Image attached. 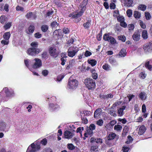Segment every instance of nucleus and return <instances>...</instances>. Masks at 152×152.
Returning a JSON list of instances; mask_svg holds the SVG:
<instances>
[{
    "label": "nucleus",
    "instance_id": "56",
    "mask_svg": "<svg viewBox=\"0 0 152 152\" xmlns=\"http://www.w3.org/2000/svg\"><path fill=\"white\" fill-rule=\"evenodd\" d=\"M92 54V53L90 52L88 50H86L84 53V55L85 56L87 57L88 56H90Z\"/></svg>",
    "mask_w": 152,
    "mask_h": 152
},
{
    "label": "nucleus",
    "instance_id": "44",
    "mask_svg": "<svg viewBox=\"0 0 152 152\" xmlns=\"http://www.w3.org/2000/svg\"><path fill=\"white\" fill-rule=\"evenodd\" d=\"M68 148L71 150H73L75 149V146L71 143H69L67 144Z\"/></svg>",
    "mask_w": 152,
    "mask_h": 152
},
{
    "label": "nucleus",
    "instance_id": "11",
    "mask_svg": "<svg viewBox=\"0 0 152 152\" xmlns=\"http://www.w3.org/2000/svg\"><path fill=\"white\" fill-rule=\"evenodd\" d=\"M64 138L68 139L72 138L74 135L72 132L67 130L64 132Z\"/></svg>",
    "mask_w": 152,
    "mask_h": 152
},
{
    "label": "nucleus",
    "instance_id": "25",
    "mask_svg": "<svg viewBox=\"0 0 152 152\" xmlns=\"http://www.w3.org/2000/svg\"><path fill=\"white\" fill-rule=\"evenodd\" d=\"M80 11L77 13L79 17L82 15L86 8V7L81 6V5H80Z\"/></svg>",
    "mask_w": 152,
    "mask_h": 152
},
{
    "label": "nucleus",
    "instance_id": "59",
    "mask_svg": "<svg viewBox=\"0 0 152 152\" xmlns=\"http://www.w3.org/2000/svg\"><path fill=\"white\" fill-rule=\"evenodd\" d=\"M61 30L60 29L55 30L53 32V35L54 36H57V35H59V31H61Z\"/></svg>",
    "mask_w": 152,
    "mask_h": 152
},
{
    "label": "nucleus",
    "instance_id": "29",
    "mask_svg": "<svg viewBox=\"0 0 152 152\" xmlns=\"http://www.w3.org/2000/svg\"><path fill=\"white\" fill-rule=\"evenodd\" d=\"M93 133L92 130L90 129L89 128H88L87 129L86 132L84 134V135L86 137H88V136L86 135L88 134L91 135Z\"/></svg>",
    "mask_w": 152,
    "mask_h": 152
},
{
    "label": "nucleus",
    "instance_id": "43",
    "mask_svg": "<svg viewBox=\"0 0 152 152\" xmlns=\"http://www.w3.org/2000/svg\"><path fill=\"white\" fill-rule=\"evenodd\" d=\"M145 15L146 19L147 20H149L151 17L150 14L147 12H145Z\"/></svg>",
    "mask_w": 152,
    "mask_h": 152
},
{
    "label": "nucleus",
    "instance_id": "57",
    "mask_svg": "<svg viewBox=\"0 0 152 152\" xmlns=\"http://www.w3.org/2000/svg\"><path fill=\"white\" fill-rule=\"evenodd\" d=\"M48 71L46 69L43 70L42 72V74L45 76H46L48 74Z\"/></svg>",
    "mask_w": 152,
    "mask_h": 152
},
{
    "label": "nucleus",
    "instance_id": "5",
    "mask_svg": "<svg viewBox=\"0 0 152 152\" xmlns=\"http://www.w3.org/2000/svg\"><path fill=\"white\" fill-rule=\"evenodd\" d=\"M33 63L32 65L33 69H37L40 68L42 65V62L41 60L38 58H35L32 60Z\"/></svg>",
    "mask_w": 152,
    "mask_h": 152
},
{
    "label": "nucleus",
    "instance_id": "49",
    "mask_svg": "<svg viewBox=\"0 0 152 152\" xmlns=\"http://www.w3.org/2000/svg\"><path fill=\"white\" fill-rule=\"evenodd\" d=\"M6 18V17L4 15H2L1 16L0 18V21L1 23H3Z\"/></svg>",
    "mask_w": 152,
    "mask_h": 152
},
{
    "label": "nucleus",
    "instance_id": "7",
    "mask_svg": "<svg viewBox=\"0 0 152 152\" xmlns=\"http://www.w3.org/2000/svg\"><path fill=\"white\" fill-rule=\"evenodd\" d=\"M49 53L50 55L54 58H56L58 56V52L56 49L54 47L50 48L49 50Z\"/></svg>",
    "mask_w": 152,
    "mask_h": 152
},
{
    "label": "nucleus",
    "instance_id": "42",
    "mask_svg": "<svg viewBox=\"0 0 152 152\" xmlns=\"http://www.w3.org/2000/svg\"><path fill=\"white\" fill-rule=\"evenodd\" d=\"M133 140L132 137L130 135L128 136V139L127 140L126 142V143L127 144H129L132 142Z\"/></svg>",
    "mask_w": 152,
    "mask_h": 152
},
{
    "label": "nucleus",
    "instance_id": "14",
    "mask_svg": "<svg viewBox=\"0 0 152 152\" xmlns=\"http://www.w3.org/2000/svg\"><path fill=\"white\" fill-rule=\"evenodd\" d=\"M126 106H123L117 110L118 114V116H121L124 114V110L126 109Z\"/></svg>",
    "mask_w": 152,
    "mask_h": 152
},
{
    "label": "nucleus",
    "instance_id": "50",
    "mask_svg": "<svg viewBox=\"0 0 152 152\" xmlns=\"http://www.w3.org/2000/svg\"><path fill=\"white\" fill-rule=\"evenodd\" d=\"M96 124L98 125L101 126L103 125V121L102 119H99L96 122Z\"/></svg>",
    "mask_w": 152,
    "mask_h": 152
},
{
    "label": "nucleus",
    "instance_id": "16",
    "mask_svg": "<svg viewBox=\"0 0 152 152\" xmlns=\"http://www.w3.org/2000/svg\"><path fill=\"white\" fill-rule=\"evenodd\" d=\"M49 108L51 111H53L55 110L59 109L60 107L57 104H49Z\"/></svg>",
    "mask_w": 152,
    "mask_h": 152
},
{
    "label": "nucleus",
    "instance_id": "38",
    "mask_svg": "<svg viewBox=\"0 0 152 152\" xmlns=\"http://www.w3.org/2000/svg\"><path fill=\"white\" fill-rule=\"evenodd\" d=\"M98 148V146L96 145H92L91 147L90 151L92 152H95L96 151H97Z\"/></svg>",
    "mask_w": 152,
    "mask_h": 152
},
{
    "label": "nucleus",
    "instance_id": "48",
    "mask_svg": "<svg viewBox=\"0 0 152 152\" xmlns=\"http://www.w3.org/2000/svg\"><path fill=\"white\" fill-rule=\"evenodd\" d=\"M11 26V23L9 22L6 24V25L4 26V28L5 30H7L10 28Z\"/></svg>",
    "mask_w": 152,
    "mask_h": 152
},
{
    "label": "nucleus",
    "instance_id": "40",
    "mask_svg": "<svg viewBox=\"0 0 152 152\" xmlns=\"http://www.w3.org/2000/svg\"><path fill=\"white\" fill-rule=\"evenodd\" d=\"M90 21L88 20L86 22L84 23L83 24V26L85 29H87L89 28L90 24Z\"/></svg>",
    "mask_w": 152,
    "mask_h": 152
},
{
    "label": "nucleus",
    "instance_id": "18",
    "mask_svg": "<svg viewBox=\"0 0 152 152\" xmlns=\"http://www.w3.org/2000/svg\"><path fill=\"white\" fill-rule=\"evenodd\" d=\"M96 142L97 143L102 144V140L100 138H94L92 137L91 139V142Z\"/></svg>",
    "mask_w": 152,
    "mask_h": 152
},
{
    "label": "nucleus",
    "instance_id": "61",
    "mask_svg": "<svg viewBox=\"0 0 152 152\" xmlns=\"http://www.w3.org/2000/svg\"><path fill=\"white\" fill-rule=\"evenodd\" d=\"M64 77L63 75H60L58 76L57 78V80L58 81H61Z\"/></svg>",
    "mask_w": 152,
    "mask_h": 152
},
{
    "label": "nucleus",
    "instance_id": "46",
    "mask_svg": "<svg viewBox=\"0 0 152 152\" xmlns=\"http://www.w3.org/2000/svg\"><path fill=\"white\" fill-rule=\"evenodd\" d=\"M145 66L149 70H150V71L151 70L152 66L151 65L149 64V61H148L145 63Z\"/></svg>",
    "mask_w": 152,
    "mask_h": 152
},
{
    "label": "nucleus",
    "instance_id": "35",
    "mask_svg": "<svg viewBox=\"0 0 152 152\" xmlns=\"http://www.w3.org/2000/svg\"><path fill=\"white\" fill-rule=\"evenodd\" d=\"M88 62L89 64H90L92 66H93L96 65L97 61L94 59H91L89 61H88Z\"/></svg>",
    "mask_w": 152,
    "mask_h": 152
},
{
    "label": "nucleus",
    "instance_id": "12",
    "mask_svg": "<svg viewBox=\"0 0 152 152\" xmlns=\"http://www.w3.org/2000/svg\"><path fill=\"white\" fill-rule=\"evenodd\" d=\"M113 107L112 106L110 108L108 109L107 110V113L115 117L117 116L116 113V109H114Z\"/></svg>",
    "mask_w": 152,
    "mask_h": 152
},
{
    "label": "nucleus",
    "instance_id": "3",
    "mask_svg": "<svg viewBox=\"0 0 152 152\" xmlns=\"http://www.w3.org/2000/svg\"><path fill=\"white\" fill-rule=\"evenodd\" d=\"M78 85V82L77 80H71L70 78L68 80L67 87L69 89H74L76 88Z\"/></svg>",
    "mask_w": 152,
    "mask_h": 152
},
{
    "label": "nucleus",
    "instance_id": "51",
    "mask_svg": "<svg viewBox=\"0 0 152 152\" xmlns=\"http://www.w3.org/2000/svg\"><path fill=\"white\" fill-rule=\"evenodd\" d=\"M31 45L32 47V48H37L38 46V43L37 42H33L31 43Z\"/></svg>",
    "mask_w": 152,
    "mask_h": 152
},
{
    "label": "nucleus",
    "instance_id": "64",
    "mask_svg": "<svg viewBox=\"0 0 152 152\" xmlns=\"http://www.w3.org/2000/svg\"><path fill=\"white\" fill-rule=\"evenodd\" d=\"M34 36L35 37L37 38H39L41 37L42 35L40 34L39 32L35 33L34 34Z\"/></svg>",
    "mask_w": 152,
    "mask_h": 152
},
{
    "label": "nucleus",
    "instance_id": "58",
    "mask_svg": "<svg viewBox=\"0 0 152 152\" xmlns=\"http://www.w3.org/2000/svg\"><path fill=\"white\" fill-rule=\"evenodd\" d=\"M63 33L65 34H69V29L67 28H64L63 29Z\"/></svg>",
    "mask_w": 152,
    "mask_h": 152
},
{
    "label": "nucleus",
    "instance_id": "24",
    "mask_svg": "<svg viewBox=\"0 0 152 152\" xmlns=\"http://www.w3.org/2000/svg\"><path fill=\"white\" fill-rule=\"evenodd\" d=\"M139 97L141 100H144L146 99V93L144 92H141L139 94Z\"/></svg>",
    "mask_w": 152,
    "mask_h": 152
},
{
    "label": "nucleus",
    "instance_id": "8",
    "mask_svg": "<svg viewBox=\"0 0 152 152\" xmlns=\"http://www.w3.org/2000/svg\"><path fill=\"white\" fill-rule=\"evenodd\" d=\"M4 92L7 96V97H10L12 96H13L14 94V92L13 91L11 90L10 91L9 90L8 88H3V91H2V92H1L0 93V95H1V94H2V92Z\"/></svg>",
    "mask_w": 152,
    "mask_h": 152
},
{
    "label": "nucleus",
    "instance_id": "26",
    "mask_svg": "<svg viewBox=\"0 0 152 152\" xmlns=\"http://www.w3.org/2000/svg\"><path fill=\"white\" fill-rule=\"evenodd\" d=\"M119 55L121 57H124L126 55V50L125 49H122L119 52Z\"/></svg>",
    "mask_w": 152,
    "mask_h": 152
},
{
    "label": "nucleus",
    "instance_id": "20",
    "mask_svg": "<svg viewBox=\"0 0 152 152\" xmlns=\"http://www.w3.org/2000/svg\"><path fill=\"white\" fill-rule=\"evenodd\" d=\"M26 17L28 18H31L32 19H34L36 18V16L35 14H33L32 12H29L26 14Z\"/></svg>",
    "mask_w": 152,
    "mask_h": 152
},
{
    "label": "nucleus",
    "instance_id": "34",
    "mask_svg": "<svg viewBox=\"0 0 152 152\" xmlns=\"http://www.w3.org/2000/svg\"><path fill=\"white\" fill-rule=\"evenodd\" d=\"M142 36L144 39H147L148 37L147 32L145 30H144L142 31Z\"/></svg>",
    "mask_w": 152,
    "mask_h": 152
},
{
    "label": "nucleus",
    "instance_id": "23",
    "mask_svg": "<svg viewBox=\"0 0 152 152\" xmlns=\"http://www.w3.org/2000/svg\"><path fill=\"white\" fill-rule=\"evenodd\" d=\"M140 34L137 33H135L132 36V37L133 39L135 41H138L140 39Z\"/></svg>",
    "mask_w": 152,
    "mask_h": 152
},
{
    "label": "nucleus",
    "instance_id": "37",
    "mask_svg": "<svg viewBox=\"0 0 152 152\" xmlns=\"http://www.w3.org/2000/svg\"><path fill=\"white\" fill-rule=\"evenodd\" d=\"M146 6L144 4H140L138 7V9L142 11H144L146 10Z\"/></svg>",
    "mask_w": 152,
    "mask_h": 152
},
{
    "label": "nucleus",
    "instance_id": "22",
    "mask_svg": "<svg viewBox=\"0 0 152 152\" xmlns=\"http://www.w3.org/2000/svg\"><path fill=\"white\" fill-rule=\"evenodd\" d=\"M31 146L32 149L31 150H29V147L26 152H34L36 148V144L35 145L34 143H33L31 145Z\"/></svg>",
    "mask_w": 152,
    "mask_h": 152
},
{
    "label": "nucleus",
    "instance_id": "41",
    "mask_svg": "<svg viewBox=\"0 0 152 152\" xmlns=\"http://www.w3.org/2000/svg\"><path fill=\"white\" fill-rule=\"evenodd\" d=\"M126 13L127 16L129 17H131L132 15V10L130 9H129L127 10Z\"/></svg>",
    "mask_w": 152,
    "mask_h": 152
},
{
    "label": "nucleus",
    "instance_id": "47",
    "mask_svg": "<svg viewBox=\"0 0 152 152\" xmlns=\"http://www.w3.org/2000/svg\"><path fill=\"white\" fill-rule=\"evenodd\" d=\"M117 19L118 21L120 23L124 21V18L122 16H118L117 17Z\"/></svg>",
    "mask_w": 152,
    "mask_h": 152
},
{
    "label": "nucleus",
    "instance_id": "60",
    "mask_svg": "<svg viewBox=\"0 0 152 152\" xmlns=\"http://www.w3.org/2000/svg\"><path fill=\"white\" fill-rule=\"evenodd\" d=\"M129 150V148L126 146H124L123 147L122 150L124 152H128Z\"/></svg>",
    "mask_w": 152,
    "mask_h": 152
},
{
    "label": "nucleus",
    "instance_id": "21",
    "mask_svg": "<svg viewBox=\"0 0 152 152\" xmlns=\"http://www.w3.org/2000/svg\"><path fill=\"white\" fill-rule=\"evenodd\" d=\"M145 130V127L144 126H142L139 128L138 133L140 135H142L144 133Z\"/></svg>",
    "mask_w": 152,
    "mask_h": 152
},
{
    "label": "nucleus",
    "instance_id": "27",
    "mask_svg": "<svg viewBox=\"0 0 152 152\" xmlns=\"http://www.w3.org/2000/svg\"><path fill=\"white\" fill-rule=\"evenodd\" d=\"M10 34L9 32H7L4 33L3 35V37L4 39L9 40L10 37Z\"/></svg>",
    "mask_w": 152,
    "mask_h": 152
},
{
    "label": "nucleus",
    "instance_id": "15",
    "mask_svg": "<svg viewBox=\"0 0 152 152\" xmlns=\"http://www.w3.org/2000/svg\"><path fill=\"white\" fill-rule=\"evenodd\" d=\"M75 60L74 59H72L70 60L69 62V64H67L66 65V69L67 70L70 69L72 68V66L75 64Z\"/></svg>",
    "mask_w": 152,
    "mask_h": 152
},
{
    "label": "nucleus",
    "instance_id": "28",
    "mask_svg": "<svg viewBox=\"0 0 152 152\" xmlns=\"http://www.w3.org/2000/svg\"><path fill=\"white\" fill-rule=\"evenodd\" d=\"M102 67L103 69L106 71H109L111 69L110 66L107 64H104Z\"/></svg>",
    "mask_w": 152,
    "mask_h": 152
},
{
    "label": "nucleus",
    "instance_id": "17",
    "mask_svg": "<svg viewBox=\"0 0 152 152\" xmlns=\"http://www.w3.org/2000/svg\"><path fill=\"white\" fill-rule=\"evenodd\" d=\"M102 110L101 108H99L96 109L94 113V117L96 118L99 117L101 114Z\"/></svg>",
    "mask_w": 152,
    "mask_h": 152
},
{
    "label": "nucleus",
    "instance_id": "33",
    "mask_svg": "<svg viewBox=\"0 0 152 152\" xmlns=\"http://www.w3.org/2000/svg\"><path fill=\"white\" fill-rule=\"evenodd\" d=\"M50 25L53 29L55 28L58 26L59 23H57L56 21H54L51 23Z\"/></svg>",
    "mask_w": 152,
    "mask_h": 152
},
{
    "label": "nucleus",
    "instance_id": "6",
    "mask_svg": "<svg viewBox=\"0 0 152 152\" xmlns=\"http://www.w3.org/2000/svg\"><path fill=\"white\" fill-rule=\"evenodd\" d=\"M103 39L105 41H107L112 44L115 43L116 41L112 37L109 36L108 34H105L103 36Z\"/></svg>",
    "mask_w": 152,
    "mask_h": 152
},
{
    "label": "nucleus",
    "instance_id": "63",
    "mask_svg": "<svg viewBox=\"0 0 152 152\" xmlns=\"http://www.w3.org/2000/svg\"><path fill=\"white\" fill-rule=\"evenodd\" d=\"M16 10L17 11H24V8L19 6H17L16 7Z\"/></svg>",
    "mask_w": 152,
    "mask_h": 152
},
{
    "label": "nucleus",
    "instance_id": "9",
    "mask_svg": "<svg viewBox=\"0 0 152 152\" xmlns=\"http://www.w3.org/2000/svg\"><path fill=\"white\" fill-rule=\"evenodd\" d=\"M143 49L145 52H150L152 50V42L147 43L143 46Z\"/></svg>",
    "mask_w": 152,
    "mask_h": 152
},
{
    "label": "nucleus",
    "instance_id": "53",
    "mask_svg": "<svg viewBox=\"0 0 152 152\" xmlns=\"http://www.w3.org/2000/svg\"><path fill=\"white\" fill-rule=\"evenodd\" d=\"M9 42V41L8 40H5L4 39L2 40L1 41V43L4 45H8Z\"/></svg>",
    "mask_w": 152,
    "mask_h": 152
},
{
    "label": "nucleus",
    "instance_id": "10",
    "mask_svg": "<svg viewBox=\"0 0 152 152\" xmlns=\"http://www.w3.org/2000/svg\"><path fill=\"white\" fill-rule=\"evenodd\" d=\"M9 129L7 126V124L4 122H0V131L7 132L9 130Z\"/></svg>",
    "mask_w": 152,
    "mask_h": 152
},
{
    "label": "nucleus",
    "instance_id": "19",
    "mask_svg": "<svg viewBox=\"0 0 152 152\" xmlns=\"http://www.w3.org/2000/svg\"><path fill=\"white\" fill-rule=\"evenodd\" d=\"M108 61L109 63L112 65H115L117 64L115 59L112 57H110Z\"/></svg>",
    "mask_w": 152,
    "mask_h": 152
},
{
    "label": "nucleus",
    "instance_id": "54",
    "mask_svg": "<svg viewBox=\"0 0 152 152\" xmlns=\"http://www.w3.org/2000/svg\"><path fill=\"white\" fill-rule=\"evenodd\" d=\"M30 60L28 59H26L24 60V63L26 66L29 69H30L29 68V63Z\"/></svg>",
    "mask_w": 152,
    "mask_h": 152
},
{
    "label": "nucleus",
    "instance_id": "2",
    "mask_svg": "<svg viewBox=\"0 0 152 152\" xmlns=\"http://www.w3.org/2000/svg\"><path fill=\"white\" fill-rule=\"evenodd\" d=\"M78 48L76 46H71L67 51L68 56L70 57H74L79 51Z\"/></svg>",
    "mask_w": 152,
    "mask_h": 152
},
{
    "label": "nucleus",
    "instance_id": "30",
    "mask_svg": "<svg viewBox=\"0 0 152 152\" xmlns=\"http://www.w3.org/2000/svg\"><path fill=\"white\" fill-rule=\"evenodd\" d=\"M134 16L136 18H140L141 17V13L137 11H134Z\"/></svg>",
    "mask_w": 152,
    "mask_h": 152
},
{
    "label": "nucleus",
    "instance_id": "13",
    "mask_svg": "<svg viewBox=\"0 0 152 152\" xmlns=\"http://www.w3.org/2000/svg\"><path fill=\"white\" fill-rule=\"evenodd\" d=\"M123 3L124 6L129 7L132 6L133 1V0H123Z\"/></svg>",
    "mask_w": 152,
    "mask_h": 152
},
{
    "label": "nucleus",
    "instance_id": "39",
    "mask_svg": "<svg viewBox=\"0 0 152 152\" xmlns=\"http://www.w3.org/2000/svg\"><path fill=\"white\" fill-rule=\"evenodd\" d=\"M69 17H72V18L75 19H77L79 17L77 13L75 14V13H73L70 14L69 15Z\"/></svg>",
    "mask_w": 152,
    "mask_h": 152
},
{
    "label": "nucleus",
    "instance_id": "45",
    "mask_svg": "<svg viewBox=\"0 0 152 152\" xmlns=\"http://www.w3.org/2000/svg\"><path fill=\"white\" fill-rule=\"evenodd\" d=\"M34 29V27L33 25H31L28 28V30L30 33L33 32Z\"/></svg>",
    "mask_w": 152,
    "mask_h": 152
},
{
    "label": "nucleus",
    "instance_id": "52",
    "mask_svg": "<svg viewBox=\"0 0 152 152\" xmlns=\"http://www.w3.org/2000/svg\"><path fill=\"white\" fill-rule=\"evenodd\" d=\"M121 103V101H119L115 103L112 106H113V107H115L119 106Z\"/></svg>",
    "mask_w": 152,
    "mask_h": 152
},
{
    "label": "nucleus",
    "instance_id": "32",
    "mask_svg": "<svg viewBox=\"0 0 152 152\" xmlns=\"http://www.w3.org/2000/svg\"><path fill=\"white\" fill-rule=\"evenodd\" d=\"M122 128V126L119 125H116L114 127V130L118 132H121Z\"/></svg>",
    "mask_w": 152,
    "mask_h": 152
},
{
    "label": "nucleus",
    "instance_id": "31",
    "mask_svg": "<svg viewBox=\"0 0 152 152\" xmlns=\"http://www.w3.org/2000/svg\"><path fill=\"white\" fill-rule=\"evenodd\" d=\"M116 136V135L115 133H111L108 136V140H113L114 139Z\"/></svg>",
    "mask_w": 152,
    "mask_h": 152
},
{
    "label": "nucleus",
    "instance_id": "55",
    "mask_svg": "<svg viewBox=\"0 0 152 152\" xmlns=\"http://www.w3.org/2000/svg\"><path fill=\"white\" fill-rule=\"evenodd\" d=\"M88 1V0H84L80 5H81V6L86 7V6L87 4Z\"/></svg>",
    "mask_w": 152,
    "mask_h": 152
},
{
    "label": "nucleus",
    "instance_id": "62",
    "mask_svg": "<svg viewBox=\"0 0 152 152\" xmlns=\"http://www.w3.org/2000/svg\"><path fill=\"white\" fill-rule=\"evenodd\" d=\"M129 30H133L134 28V26L133 24H129L128 27Z\"/></svg>",
    "mask_w": 152,
    "mask_h": 152
},
{
    "label": "nucleus",
    "instance_id": "36",
    "mask_svg": "<svg viewBox=\"0 0 152 152\" xmlns=\"http://www.w3.org/2000/svg\"><path fill=\"white\" fill-rule=\"evenodd\" d=\"M41 29L43 32H46L48 31V26L47 25H43L41 26Z\"/></svg>",
    "mask_w": 152,
    "mask_h": 152
},
{
    "label": "nucleus",
    "instance_id": "4",
    "mask_svg": "<svg viewBox=\"0 0 152 152\" xmlns=\"http://www.w3.org/2000/svg\"><path fill=\"white\" fill-rule=\"evenodd\" d=\"M42 50L39 48H29L27 51V53L30 55L35 56L36 54L41 52Z\"/></svg>",
    "mask_w": 152,
    "mask_h": 152
},
{
    "label": "nucleus",
    "instance_id": "1",
    "mask_svg": "<svg viewBox=\"0 0 152 152\" xmlns=\"http://www.w3.org/2000/svg\"><path fill=\"white\" fill-rule=\"evenodd\" d=\"M84 83L89 89H93L95 86V81L92 79L88 78L85 79Z\"/></svg>",
    "mask_w": 152,
    "mask_h": 152
}]
</instances>
